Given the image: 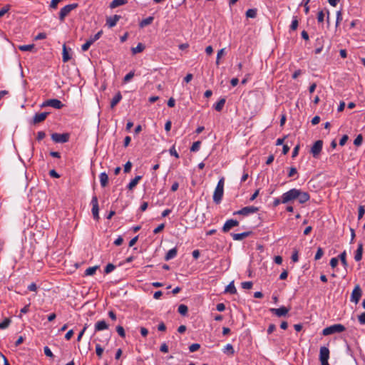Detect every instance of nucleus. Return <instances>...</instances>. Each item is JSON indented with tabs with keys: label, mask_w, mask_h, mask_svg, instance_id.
Returning a JSON list of instances; mask_svg holds the SVG:
<instances>
[{
	"label": "nucleus",
	"mask_w": 365,
	"mask_h": 365,
	"mask_svg": "<svg viewBox=\"0 0 365 365\" xmlns=\"http://www.w3.org/2000/svg\"><path fill=\"white\" fill-rule=\"evenodd\" d=\"M92 45L91 41H89L88 39L86 41V42L82 45L81 49L83 51H86L90 46Z\"/></svg>",
	"instance_id": "48"
},
{
	"label": "nucleus",
	"mask_w": 365,
	"mask_h": 365,
	"mask_svg": "<svg viewBox=\"0 0 365 365\" xmlns=\"http://www.w3.org/2000/svg\"><path fill=\"white\" fill-rule=\"evenodd\" d=\"M329 358V350L326 346H322L320 348V352H319V359L321 361V364L324 362H328V359Z\"/></svg>",
	"instance_id": "13"
},
{
	"label": "nucleus",
	"mask_w": 365,
	"mask_h": 365,
	"mask_svg": "<svg viewBox=\"0 0 365 365\" xmlns=\"http://www.w3.org/2000/svg\"><path fill=\"white\" fill-rule=\"evenodd\" d=\"M324 11L323 10H321L318 12V14H317V21L319 23H322L324 20Z\"/></svg>",
	"instance_id": "46"
},
{
	"label": "nucleus",
	"mask_w": 365,
	"mask_h": 365,
	"mask_svg": "<svg viewBox=\"0 0 365 365\" xmlns=\"http://www.w3.org/2000/svg\"><path fill=\"white\" fill-rule=\"evenodd\" d=\"M140 334L141 335L143 336V337H146L148 334V330L145 328V327H141L140 328Z\"/></svg>",
	"instance_id": "64"
},
{
	"label": "nucleus",
	"mask_w": 365,
	"mask_h": 365,
	"mask_svg": "<svg viewBox=\"0 0 365 365\" xmlns=\"http://www.w3.org/2000/svg\"><path fill=\"white\" fill-rule=\"evenodd\" d=\"M225 48H222L218 51L217 54V60H216V63L217 65L220 63V59L221 56L225 54Z\"/></svg>",
	"instance_id": "52"
},
{
	"label": "nucleus",
	"mask_w": 365,
	"mask_h": 365,
	"mask_svg": "<svg viewBox=\"0 0 365 365\" xmlns=\"http://www.w3.org/2000/svg\"><path fill=\"white\" fill-rule=\"evenodd\" d=\"M96 353L98 358H101L103 353V349L101 347L100 344H96Z\"/></svg>",
	"instance_id": "43"
},
{
	"label": "nucleus",
	"mask_w": 365,
	"mask_h": 365,
	"mask_svg": "<svg viewBox=\"0 0 365 365\" xmlns=\"http://www.w3.org/2000/svg\"><path fill=\"white\" fill-rule=\"evenodd\" d=\"M91 205H92V215L93 217V219L96 221H98L100 219L99 217V206H98V197L96 195H93L91 199Z\"/></svg>",
	"instance_id": "6"
},
{
	"label": "nucleus",
	"mask_w": 365,
	"mask_h": 365,
	"mask_svg": "<svg viewBox=\"0 0 365 365\" xmlns=\"http://www.w3.org/2000/svg\"><path fill=\"white\" fill-rule=\"evenodd\" d=\"M201 142L200 141H196L194 142L190 148L191 152H197L199 150L200 147Z\"/></svg>",
	"instance_id": "37"
},
{
	"label": "nucleus",
	"mask_w": 365,
	"mask_h": 365,
	"mask_svg": "<svg viewBox=\"0 0 365 365\" xmlns=\"http://www.w3.org/2000/svg\"><path fill=\"white\" fill-rule=\"evenodd\" d=\"M132 168V163L130 161H128L124 165V172L129 173Z\"/></svg>",
	"instance_id": "58"
},
{
	"label": "nucleus",
	"mask_w": 365,
	"mask_h": 365,
	"mask_svg": "<svg viewBox=\"0 0 365 365\" xmlns=\"http://www.w3.org/2000/svg\"><path fill=\"white\" fill-rule=\"evenodd\" d=\"M127 2H128V0H113V1L110 4V8H111V9H114V8H116V7H118V6H120L124 5V4H125Z\"/></svg>",
	"instance_id": "26"
},
{
	"label": "nucleus",
	"mask_w": 365,
	"mask_h": 365,
	"mask_svg": "<svg viewBox=\"0 0 365 365\" xmlns=\"http://www.w3.org/2000/svg\"><path fill=\"white\" fill-rule=\"evenodd\" d=\"M145 49V46L142 43H139L136 47L132 48V53L133 54L140 53Z\"/></svg>",
	"instance_id": "32"
},
{
	"label": "nucleus",
	"mask_w": 365,
	"mask_h": 365,
	"mask_svg": "<svg viewBox=\"0 0 365 365\" xmlns=\"http://www.w3.org/2000/svg\"><path fill=\"white\" fill-rule=\"evenodd\" d=\"M362 295V290L359 284H356L354 287V289L352 291L351 295V302H354L355 304H357L359 301L360 300Z\"/></svg>",
	"instance_id": "8"
},
{
	"label": "nucleus",
	"mask_w": 365,
	"mask_h": 365,
	"mask_svg": "<svg viewBox=\"0 0 365 365\" xmlns=\"http://www.w3.org/2000/svg\"><path fill=\"white\" fill-rule=\"evenodd\" d=\"M362 141H363V136L361 134H359L356 136V138H355V140H354V144L359 147L361 145L362 143Z\"/></svg>",
	"instance_id": "40"
},
{
	"label": "nucleus",
	"mask_w": 365,
	"mask_h": 365,
	"mask_svg": "<svg viewBox=\"0 0 365 365\" xmlns=\"http://www.w3.org/2000/svg\"><path fill=\"white\" fill-rule=\"evenodd\" d=\"M363 255V244L361 242L358 244L357 249L355 252L354 259L356 262L361 260Z\"/></svg>",
	"instance_id": "18"
},
{
	"label": "nucleus",
	"mask_w": 365,
	"mask_h": 365,
	"mask_svg": "<svg viewBox=\"0 0 365 365\" xmlns=\"http://www.w3.org/2000/svg\"><path fill=\"white\" fill-rule=\"evenodd\" d=\"M98 268V266H94V267H90L88 268H87L86 270H85V273L84 274L86 276H91V275H93L96 273L97 269Z\"/></svg>",
	"instance_id": "31"
},
{
	"label": "nucleus",
	"mask_w": 365,
	"mask_h": 365,
	"mask_svg": "<svg viewBox=\"0 0 365 365\" xmlns=\"http://www.w3.org/2000/svg\"><path fill=\"white\" fill-rule=\"evenodd\" d=\"M10 9V6L6 5V6L3 7L0 10V18L2 17L5 14H6Z\"/></svg>",
	"instance_id": "54"
},
{
	"label": "nucleus",
	"mask_w": 365,
	"mask_h": 365,
	"mask_svg": "<svg viewBox=\"0 0 365 365\" xmlns=\"http://www.w3.org/2000/svg\"><path fill=\"white\" fill-rule=\"evenodd\" d=\"M222 351H223V353L231 354V355L234 354V353H235L234 348H233L232 345L230 344H227L223 348Z\"/></svg>",
	"instance_id": "30"
},
{
	"label": "nucleus",
	"mask_w": 365,
	"mask_h": 365,
	"mask_svg": "<svg viewBox=\"0 0 365 365\" xmlns=\"http://www.w3.org/2000/svg\"><path fill=\"white\" fill-rule=\"evenodd\" d=\"M62 54H63L62 58H63V61L64 63L68 62L69 60H71V56L69 54L68 50L66 44L63 45V53H62Z\"/></svg>",
	"instance_id": "25"
},
{
	"label": "nucleus",
	"mask_w": 365,
	"mask_h": 365,
	"mask_svg": "<svg viewBox=\"0 0 365 365\" xmlns=\"http://www.w3.org/2000/svg\"><path fill=\"white\" fill-rule=\"evenodd\" d=\"M224 184L225 178L222 177L219 180L213 194V201L216 204H219L222 201L224 194Z\"/></svg>",
	"instance_id": "1"
},
{
	"label": "nucleus",
	"mask_w": 365,
	"mask_h": 365,
	"mask_svg": "<svg viewBox=\"0 0 365 365\" xmlns=\"http://www.w3.org/2000/svg\"><path fill=\"white\" fill-rule=\"evenodd\" d=\"M160 351L161 352H163V353H168L169 349H168V346L167 345L166 343H163L160 347Z\"/></svg>",
	"instance_id": "57"
},
{
	"label": "nucleus",
	"mask_w": 365,
	"mask_h": 365,
	"mask_svg": "<svg viewBox=\"0 0 365 365\" xmlns=\"http://www.w3.org/2000/svg\"><path fill=\"white\" fill-rule=\"evenodd\" d=\"M46 136V133L43 131H38L37 133L36 139L37 140L40 141L43 140Z\"/></svg>",
	"instance_id": "62"
},
{
	"label": "nucleus",
	"mask_w": 365,
	"mask_h": 365,
	"mask_svg": "<svg viewBox=\"0 0 365 365\" xmlns=\"http://www.w3.org/2000/svg\"><path fill=\"white\" fill-rule=\"evenodd\" d=\"M134 76V72L133 71H130L129 72L128 74L125 75V76L124 77V81L125 82H128L129 81L131 78H133Z\"/></svg>",
	"instance_id": "60"
},
{
	"label": "nucleus",
	"mask_w": 365,
	"mask_h": 365,
	"mask_svg": "<svg viewBox=\"0 0 365 365\" xmlns=\"http://www.w3.org/2000/svg\"><path fill=\"white\" fill-rule=\"evenodd\" d=\"M298 20L297 19V17H294L292 21V24L290 25V29L292 30V31H295L297 27H298Z\"/></svg>",
	"instance_id": "44"
},
{
	"label": "nucleus",
	"mask_w": 365,
	"mask_h": 365,
	"mask_svg": "<svg viewBox=\"0 0 365 365\" xmlns=\"http://www.w3.org/2000/svg\"><path fill=\"white\" fill-rule=\"evenodd\" d=\"M342 21V13L341 11H338L336 12V25L338 26V24Z\"/></svg>",
	"instance_id": "55"
},
{
	"label": "nucleus",
	"mask_w": 365,
	"mask_h": 365,
	"mask_svg": "<svg viewBox=\"0 0 365 365\" xmlns=\"http://www.w3.org/2000/svg\"><path fill=\"white\" fill-rule=\"evenodd\" d=\"M142 179L141 175H136L127 185V188L129 190H132L138 183V182Z\"/></svg>",
	"instance_id": "21"
},
{
	"label": "nucleus",
	"mask_w": 365,
	"mask_h": 365,
	"mask_svg": "<svg viewBox=\"0 0 365 365\" xmlns=\"http://www.w3.org/2000/svg\"><path fill=\"white\" fill-rule=\"evenodd\" d=\"M269 311L277 317H281L286 316L288 314L289 309L282 306L279 308H271Z\"/></svg>",
	"instance_id": "12"
},
{
	"label": "nucleus",
	"mask_w": 365,
	"mask_h": 365,
	"mask_svg": "<svg viewBox=\"0 0 365 365\" xmlns=\"http://www.w3.org/2000/svg\"><path fill=\"white\" fill-rule=\"evenodd\" d=\"M99 179H100L101 185L102 187H105L108 185V176L105 172L101 173L100 174Z\"/></svg>",
	"instance_id": "23"
},
{
	"label": "nucleus",
	"mask_w": 365,
	"mask_h": 365,
	"mask_svg": "<svg viewBox=\"0 0 365 365\" xmlns=\"http://www.w3.org/2000/svg\"><path fill=\"white\" fill-rule=\"evenodd\" d=\"M108 328V324L104 320L98 321L95 324V331H99Z\"/></svg>",
	"instance_id": "19"
},
{
	"label": "nucleus",
	"mask_w": 365,
	"mask_h": 365,
	"mask_svg": "<svg viewBox=\"0 0 365 365\" xmlns=\"http://www.w3.org/2000/svg\"><path fill=\"white\" fill-rule=\"evenodd\" d=\"M188 308L185 304H180L178 307V312L182 316H185L187 313Z\"/></svg>",
	"instance_id": "33"
},
{
	"label": "nucleus",
	"mask_w": 365,
	"mask_h": 365,
	"mask_svg": "<svg viewBox=\"0 0 365 365\" xmlns=\"http://www.w3.org/2000/svg\"><path fill=\"white\" fill-rule=\"evenodd\" d=\"M346 330V327L341 324H335L324 328L322 331L324 336L331 335L335 333H341Z\"/></svg>",
	"instance_id": "2"
},
{
	"label": "nucleus",
	"mask_w": 365,
	"mask_h": 365,
	"mask_svg": "<svg viewBox=\"0 0 365 365\" xmlns=\"http://www.w3.org/2000/svg\"><path fill=\"white\" fill-rule=\"evenodd\" d=\"M226 102V99L225 98H221L214 106V108L220 112L221 111L223 108H224V106H225V103Z\"/></svg>",
	"instance_id": "24"
},
{
	"label": "nucleus",
	"mask_w": 365,
	"mask_h": 365,
	"mask_svg": "<svg viewBox=\"0 0 365 365\" xmlns=\"http://www.w3.org/2000/svg\"><path fill=\"white\" fill-rule=\"evenodd\" d=\"M115 268V266L111 263H108L106 267H105V269H104V272L106 274H109L111 272H113Z\"/></svg>",
	"instance_id": "39"
},
{
	"label": "nucleus",
	"mask_w": 365,
	"mask_h": 365,
	"mask_svg": "<svg viewBox=\"0 0 365 365\" xmlns=\"http://www.w3.org/2000/svg\"><path fill=\"white\" fill-rule=\"evenodd\" d=\"M364 213H365L364 207L362 205H360L359 207V210H358V220H359L363 217Z\"/></svg>",
	"instance_id": "45"
},
{
	"label": "nucleus",
	"mask_w": 365,
	"mask_h": 365,
	"mask_svg": "<svg viewBox=\"0 0 365 365\" xmlns=\"http://www.w3.org/2000/svg\"><path fill=\"white\" fill-rule=\"evenodd\" d=\"M358 320L361 324H365V312L358 316Z\"/></svg>",
	"instance_id": "61"
},
{
	"label": "nucleus",
	"mask_w": 365,
	"mask_h": 365,
	"mask_svg": "<svg viewBox=\"0 0 365 365\" xmlns=\"http://www.w3.org/2000/svg\"><path fill=\"white\" fill-rule=\"evenodd\" d=\"M34 48V44L19 46V49L21 51H31Z\"/></svg>",
	"instance_id": "34"
},
{
	"label": "nucleus",
	"mask_w": 365,
	"mask_h": 365,
	"mask_svg": "<svg viewBox=\"0 0 365 365\" xmlns=\"http://www.w3.org/2000/svg\"><path fill=\"white\" fill-rule=\"evenodd\" d=\"M259 211V208L255 206H247L244 207L242 209L235 211L233 212V215H242V216H248L250 215L256 213Z\"/></svg>",
	"instance_id": "5"
},
{
	"label": "nucleus",
	"mask_w": 365,
	"mask_h": 365,
	"mask_svg": "<svg viewBox=\"0 0 365 365\" xmlns=\"http://www.w3.org/2000/svg\"><path fill=\"white\" fill-rule=\"evenodd\" d=\"M116 331L118 332L119 336H120L122 338H125V329H124V328L122 326H120V325L117 326L116 327Z\"/></svg>",
	"instance_id": "41"
},
{
	"label": "nucleus",
	"mask_w": 365,
	"mask_h": 365,
	"mask_svg": "<svg viewBox=\"0 0 365 365\" xmlns=\"http://www.w3.org/2000/svg\"><path fill=\"white\" fill-rule=\"evenodd\" d=\"M297 199H298L299 203L303 204L309 200L310 195L308 192H302L299 190V195Z\"/></svg>",
	"instance_id": "17"
},
{
	"label": "nucleus",
	"mask_w": 365,
	"mask_h": 365,
	"mask_svg": "<svg viewBox=\"0 0 365 365\" xmlns=\"http://www.w3.org/2000/svg\"><path fill=\"white\" fill-rule=\"evenodd\" d=\"M169 153L171 155L173 156H175L176 158H179V154L178 153V152L176 151L175 150V145H173L170 150H169Z\"/></svg>",
	"instance_id": "50"
},
{
	"label": "nucleus",
	"mask_w": 365,
	"mask_h": 365,
	"mask_svg": "<svg viewBox=\"0 0 365 365\" xmlns=\"http://www.w3.org/2000/svg\"><path fill=\"white\" fill-rule=\"evenodd\" d=\"M323 147V141L322 140H317L311 148L310 153L315 158H318Z\"/></svg>",
	"instance_id": "7"
},
{
	"label": "nucleus",
	"mask_w": 365,
	"mask_h": 365,
	"mask_svg": "<svg viewBox=\"0 0 365 365\" xmlns=\"http://www.w3.org/2000/svg\"><path fill=\"white\" fill-rule=\"evenodd\" d=\"M122 100L120 93H117L110 101V108L113 109L115 106Z\"/></svg>",
	"instance_id": "20"
},
{
	"label": "nucleus",
	"mask_w": 365,
	"mask_h": 365,
	"mask_svg": "<svg viewBox=\"0 0 365 365\" xmlns=\"http://www.w3.org/2000/svg\"><path fill=\"white\" fill-rule=\"evenodd\" d=\"M51 139L55 143H66L69 140V135L68 133H54L51 135Z\"/></svg>",
	"instance_id": "9"
},
{
	"label": "nucleus",
	"mask_w": 365,
	"mask_h": 365,
	"mask_svg": "<svg viewBox=\"0 0 365 365\" xmlns=\"http://www.w3.org/2000/svg\"><path fill=\"white\" fill-rule=\"evenodd\" d=\"M165 227V225L164 224H160L156 228H155V230H153V233L154 234H158L160 232H161Z\"/></svg>",
	"instance_id": "63"
},
{
	"label": "nucleus",
	"mask_w": 365,
	"mask_h": 365,
	"mask_svg": "<svg viewBox=\"0 0 365 365\" xmlns=\"http://www.w3.org/2000/svg\"><path fill=\"white\" fill-rule=\"evenodd\" d=\"M178 250L177 247H174L171 250H170L165 256V260L169 261L173 258H175L177 256Z\"/></svg>",
	"instance_id": "22"
},
{
	"label": "nucleus",
	"mask_w": 365,
	"mask_h": 365,
	"mask_svg": "<svg viewBox=\"0 0 365 365\" xmlns=\"http://www.w3.org/2000/svg\"><path fill=\"white\" fill-rule=\"evenodd\" d=\"M299 195V190L292 188L289 191L284 192L282 195V203L286 204L297 198Z\"/></svg>",
	"instance_id": "3"
},
{
	"label": "nucleus",
	"mask_w": 365,
	"mask_h": 365,
	"mask_svg": "<svg viewBox=\"0 0 365 365\" xmlns=\"http://www.w3.org/2000/svg\"><path fill=\"white\" fill-rule=\"evenodd\" d=\"M291 259H292V260L294 262H298V260H299V253H298V251L297 250H294V251L293 252V253L292 255V257H291Z\"/></svg>",
	"instance_id": "53"
},
{
	"label": "nucleus",
	"mask_w": 365,
	"mask_h": 365,
	"mask_svg": "<svg viewBox=\"0 0 365 365\" xmlns=\"http://www.w3.org/2000/svg\"><path fill=\"white\" fill-rule=\"evenodd\" d=\"M44 354L46 356L53 358L54 356L53 354L51 351V349L48 346H45L43 349Z\"/></svg>",
	"instance_id": "49"
},
{
	"label": "nucleus",
	"mask_w": 365,
	"mask_h": 365,
	"mask_svg": "<svg viewBox=\"0 0 365 365\" xmlns=\"http://www.w3.org/2000/svg\"><path fill=\"white\" fill-rule=\"evenodd\" d=\"M78 6V4L76 3L68 4L65 6H63L60 10V12H59V16H58L59 20L61 22L64 21L65 18L70 14V12L71 11H73V9H76Z\"/></svg>",
	"instance_id": "4"
},
{
	"label": "nucleus",
	"mask_w": 365,
	"mask_h": 365,
	"mask_svg": "<svg viewBox=\"0 0 365 365\" xmlns=\"http://www.w3.org/2000/svg\"><path fill=\"white\" fill-rule=\"evenodd\" d=\"M349 139V137L347 135H344L339 140V145L341 146H343L345 145V143H346V141L348 140Z\"/></svg>",
	"instance_id": "59"
},
{
	"label": "nucleus",
	"mask_w": 365,
	"mask_h": 365,
	"mask_svg": "<svg viewBox=\"0 0 365 365\" xmlns=\"http://www.w3.org/2000/svg\"><path fill=\"white\" fill-rule=\"evenodd\" d=\"M338 259H339L341 260V264H343V266L346 269V267L348 266V263H347V261H346V251L342 252L339 255V258Z\"/></svg>",
	"instance_id": "28"
},
{
	"label": "nucleus",
	"mask_w": 365,
	"mask_h": 365,
	"mask_svg": "<svg viewBox=\"0 0 365 365\" xmlns=\"http://www.w3.org/2000/svg\"><path fill=\"white\" fill-rule=\"evenodd\" d=\"M257 16L256 9H250L246 11V16L247 18H255Z\"/></svg>",
	"instance_id": "35"
},
{
	"label": "nucleus",
	"mask_w": 365,
	"mask_h": 365,
	"mask_svg": "<svg viewBox=\"0 0 365 365\" xmlns=\"http://www.w3.org/2000/svg\"><path fill=\"white\" fill-rule=\"evenodd\" d=\"M153 19H154V18L153 16H149L146 19H143L140 22V24H139L140 27L143 28L148 25L151 24L153 21Z\"/></svg>",
	"instance_id": "27"
},
{
	"label": "nucleus",
	"mask_w": 365,
	"mask_h": 365,
	"mask_svg": "<svg viewBox=\"0 0 365 365\" xmlns=\"http://www.w3.org/2000/svg\"><path fill=\"white\" fill-rule=\"evenodd\" d=\"M11 323V320L8 318L4 319L1 322H0V329H4L9 327Z\"/></svg>",
	"instance_id": "38"
},
{
	"label": "nucleus",
	"mask_w": 365,
	"mask_h": 365,
	"mask_svg": "<svg viewBox=\"0 0 365 365\" xmlns=\"http://www.w3.org/2000/svg\"><path fill=\"white\" fill-rule=\"evenodd\" d=\"M103 33V31L101 30L97 34H96L93 36H91L88 40L91 41V43L93 44L95 41H96L97 40H98L101 38Z\"/></svg>",
	"instance_id": "36"
},
{
	"label": "nucleus",
	"mask_w": 365,
	"mask_h": 365,
	"mask_svg": "<svg viewBox=\"0 0 365 365\" xmlns=\"http://www.w3.org/2000/svg\"><path fill=\"white\" fill-rule=\"evenodd\" d=\"M339 262V259L336 257H333L330 260V265L332 268H334L337 266Z\"/></svg>",
	"instance_id": "56"
},
{
	"label": "nucleus",
	"mask_w": 365,
	"mask_h": 365,
	"mask_svg": "<svg viewBox=\"0 0 365 365\" xmlns=\"http://www.w3.org/2000/svg\"><path fill=\"white\" fill-rule=\"evenodd\" d=\"M225 292L230 293V294H236L237 289L234 285V282H231L225 288Z\"/></svg>",
	"instance_id": "29"
},
{
	"label": "nucleus",
	"mask_w": 365,
	"mask_h": 365,
	"mask_svg": "<svg viewBox=\"0 0 365 365\" xmlns=\"http://www.w3.org/2000/svg\"><path fill=\"white\" fill-rule=\"evenodd\" d=\"M323 255H324L323 249L322 247H318L317 253H316V255L314 256V259L315 260H319V259L322 258Z\"/></svg>",
	"instance_id": "42"
},
{
	"label": "nucleus",
	"mask_w": 365,
	"mask_h": 365,
	"mask_svg": "<svg viewBox=\"0 0 365 365\" xmlns=\"http://www.w3.org/2000/svg\"><path fill=\"white\" fill-rule=\"evenodd\" d=\"M252 282H244L241 284L242 287L245 289H250L252 287Z\"/></svg>",
	"instance_id": "51"
},
{
	"label": "nucleus",
	"mask_w": 365,
	"mask_h": 365,
	"mask_svg": "<svg viewBox=\"0 0 365 365\" xmlns=\"http://www.w3.org/2000/svg\"><path fill=\"white\" fill-rule=\"evenodd\" d=\"M200 347V345L199 344H192L189 346V350L190 352H195L197 351Z\"/></svg>",
	"instance_id": "47"
},
{
	"label": "nucleus",
	"mask_w": 365,
	"mask_h": 365,
	"mask_svg": "<svg viewBox=\"0 0 365 365\" xmlns=\"http://www.w3.org/2000/svg\"><path fill=\"white\" fill-rule=\"evenodd\" d=\"M239 225V221L234 219L227 220L224 224L222 231L225 233L228 232L232 227H237Z\"/></svg>",
	"instance_id": "11"
},
{
	"label": "nucleus",
	"mask_w": 365,
	"mask_h": 365,
	"mask_svg": "<svg viewBox=\"0 0 365 365\" xmlns=\"http://www.w3.org/2000/svg\"><path fill=\"white\" fill-rule=\"evenodd\" d=\"M252 233V232L251 231L244 232L242 233H232L231 236L234 240L240 241L251 235Z\"/></svg>",
	"instance_id": "16"
},
{
	"label": "nucleus",
	"mask_w": 365,
	"mask_h": 365,
	"mask_svg": "<svg viewBox=\"0 0 365 365\" xmlns=\"http://www.w3.org/2000/svg\"><path fill=\"white\" fill-rule=\"evenodd\" d=\"M121 16L120 15H113L112 16L107 17L106 19V25L109 28L114 27L117 22L120 19Z\"/></svg>",
	"instance_id": "14"
},
{
	"label": "nucleus",
	"mask_w": 365,
	"mask_h": 365,
	"mask_svg": "<svg viewBox=\"0 0 365 365\" xmlns=\"http://www.w3.org/2000/svg\"><path fill=\"white\" fill-rule=\"evenodd\" d=\"M48 115V113L47 112L36 113L33 118V123L37 124L41 122H43V120H45Z\"/></svg>",
	"instance_id": "15"
},
{
	"label": "nucleus",
	"mask_w": 365,
	"mask_h": 365,
	"mask_svg": "<svg viewBox=\"0 0 365 365\" xmlns=\"http://www.w3.org/2000/svg\"><path fill=\"white\" fill-rule=\"evenodd\" d=\"M41 106H51L56 109H61L63 106V104L58 99H49L44 101Z\"/></svg>",
	"instance_id": "10"
}]
</instances>
